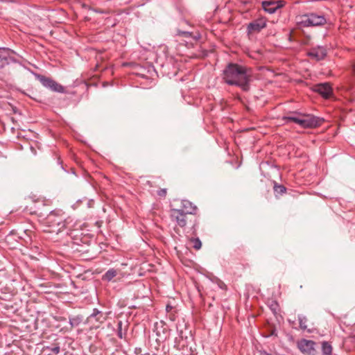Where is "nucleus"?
Segmentation results:
<instances>
[{"label":"nucleus","instance_id":"nucleus-1","mask_svg":"<svg viewBox=\"0 0 355 355\" xmlns=\"http://www.w3.org/2000/svg\"><path fill=\"white\" fill-rule=\"evenodd\" d=\"M223 75L227 84L239 86L244 91L249 89L251 76L247 68H225Z\"/></svg>","mask_w":355,"mask_h":355},{"label":"nucleus","instance_id":"nucleus-2","mask_svg":"<svg viewBox=\"0 0 355 355\" xmlns=\"http://www.w3.org/2000/svg\"><path fill=\"white\" fill-rule=\"evenodd\" d=\"M21 58L8 49H0V67L6 65H25Z\"/></svg>","mask_w":355,"mask_h":355},{"label":"nucleus","instance_id":"nucleus-3","mask_svg":"<svg viewBox=\"0 0 355 355\" xmlns=\"http://www.w3.org/2000/svg\"><path fill=\"white\" fill-rule=\"evenodd\" d=\"M171 217L172 220L181 227H185L188 221L190 223L193 222V228L194 230H196V219L195 218L193 220L191 215L181 212L176 209H172L171 210Z\"/></svg>","mask_w":355,"mask_h":355},{"label":"nucleus","instance_id":"nucleus-4","mask_svg":"<svg viewBox=\"0 0 355 355\" xmlns=\"http://www.w3.org/2000/svg\"><path fill=\"white\" fill-rule=\"evenodd\" d=\"M31 73L34 75V76L42 83V85L51 89L53 92H58V93H64L65 92L63 86L55 82L50 77H46L43 75H40L34 72Z\"/></svg>","mask_w":355,"mask_h":355},{"label":"nucleus","instance_id":"nucleus-5","mask_svg":"<svg viewBox=\"0 0 355 355\" xmlns=\"http://www.w3.org/2000/svg\"><path fill=\"white\" fill-rule=\"evenodd\" d=\"M31 73L34 75V76L42 83V85L51 89L53 92H58V93H64L65 92L63 86L55 82L50 77H46L43 75H40L34 72Z\"/></svg>","mask_w":355,"mask_h":355},{"label":"nucleus","instance_id":"nucleus-6","mask_svg":"<svg viewBox=\"0 0 355 355\" xmlns=\"http://www.w3.org/2000/svg\"><path fill=\"white\" fill-rule=\"evenodd\" d=\"M31 73L34 75V76L42 83V85L51 89L53 92H58V93H64L65 92L63 86L55 82L50 77H46L43 75H40L34 72Z\"/></svg>","mask_w":355,"mask_h":355},{"label":"nucleus","instance_id":"nucleus-7","mask_svg":"<svg viewBox=\"0 0 355 355\" xmlns=\"http://www.w3.org/2000/svg\"><path fill=\"white\" fill-rule=\"evenodd\" d=\"M31 73L34 75V76L42 83V85L51 89L53 92H58V93H64L65 92L63 86L55 82L50 77H46L43 75H40L34 72Z\"/></svg>","mask_w":355,"mask_h":355},{"label":"nucleus","instance_id":"nucleus-8","mask_svg":"<svg viewBox=\"0 0 355 355\" xmlns=\"http://www.w3.org/2000/svg\"><path fill=\"white\" fill-rule=\"evenodd\" d=\"M327 20L324 15L310 13L302 17L300 23L305 26H322L326 24Z\"/></svg>","mask_w":355,"mask_h":355},{"label":"nucleus","instance_id":"nucleus-9","mask_svg":"<svg viewBox=\"0 0 355 355\" xmlns=\"http://www.w3.org/2000/svg\"><path fill=\"white\" fill-rule=\"evenodd\" d=\"M324 119L311 114H302L300 126L304 128H312L320 126Z\"/></svg>","mask_w":355,"mask_h":355},{"label":"nucleus","instance_id":"nucleus-10","mask_svg":"<svg viewBox=\"0 0 355 355\" xmlns=\"http://www.w3.org/2000/svg\"><path fill=\"white\" fill-rule=\"evenodd\" d=\"M316 343L311 340L302 339L297 342V347L301 352L307 355H315Z\"/></svg>","mask_w":355,"mask_h":355},{"label":"nucleus","instance_id":"nucleus-11","mask_svg":"<svg viewBox=\"0 0 355 355\" xmlns=\"http://www.w3.org/2000/svg\"><path fill=\"white\" fill-rule=\"evenodd\" d=\"M315 91L324 98H329L333 93L332 87L328 83L316 85L315 86Z\"/></svg>","mask_w":355,"mask_h":355},{"label":"nucleus","instance_id":"nucleus-12","mask_svg":"<svg viewBox=\"0 0 355 355\" xmlns=\"http://www.w3.org/2000/svg\"><path fill=\"white\" fill-rule=\"evenodd\" d=\"M177 209L180 211L181 212L193 216L196 214L198 208L196 205H193V203L191 202L190 201L183 200L181 202L180 208Z\"/></svg>","mask_w":355,"mask_h":355},{"label":"nucleus","instance_id":"nucleus-13","mask_svg":"<svg viewBox=\"0 0 355 355\" xmlns=\"http://www.w3.org/2000/svg\"><path fill=\"white\" fill-rule=\"evenodd\" d=\"M106 318L104 314L97 309H94L92 313L87 318V322L94 324L95 322L102 324Z\"/></svg>","mask_w":355,"mask_h":355},{"label":"nucleus","instance_id":"nucleus-14","mask_svg":"<svg viewBox=\"0 0 355 355\" xmlns=\"http://www.w3.org/2000/svg\"><path fill=\"white\" fill-rule=\"evenodd\" d=\"M308 55L312 60H320L325 57L326 49L322 46L313 48L309 52Z\"/></svg>","mask_w":355,"mask_h":355},{"label":"nucleus","instance_id":"nucleus-15","mask_svg":"<svg viewBox=\"0 0 355 355\" xmlns=\"http://www.w3.org/2000/svg\"><path fill=\"white\" fill-rule=\"evenodd\" d=\"M283 6L281 1H263L262 6L264 10L270 14L274 13Z\"/></svg>","mask_w":355,"mask_h":355},{"label":"nucleus","instance_id":"nucleus-16","mask_svg":"<svg viewBox=\"0 0 355 355\" xmlns=\"http://www.w3.org/2000/svg\"><path fill=\"white\" fill-rule=\"evenodd\" d=\"M266 21L263 19H257L251 22L248 26V30L249 33L259 32L266 26Z\"/></svg>","mask_w":355,"mask_h":355},{"label":"nucleus","instance_id":"nucleus-17","mask_svg":"<svg viewBox=\"0 0 355 355\" xmlns=\"http://www.w3.org/2000/svg\"><path fill=\"white\" fill-rule=\"evenodd\" d=\"M301 116L300 113H291V115L284 116L283 117V120L285 121L286 123L294 122L300 125L301 121Z\"/></svg>","mask_w":355,"mask_h":355},{"label":"nucleus","instance_id":"nucleus-18","mask_svg":"<svg viewBox=\"0 0 355 355\" xmlns=\"http://www.w3.org/2000/svg\"><path fill=\"white\" fill-rule=\"evenodd\" d=\"M117 270L114 268L109 269L103 275V280L110 282L117 275Z\"/></svg>","mask_w":355,"mask_h":355},{"label":"nucleus","instance_id":"nucleus-19","mask_svg":"<svg viewBox=\"0 0 355 355\" xmlns=\"http://www.w3.org/2000/svg\"><path fill=\"white\" fill-rule=\"evenodd\" d=\"M322 352L323 355H331L332 347L329 343L327 341L322 343Z\"/></svg>","mask_w":355,"mask_h":355},{"label":"nucleus","instance_id":"nucleus-20","mask_svg":"<svg viewBox=\"0 0 355 355\" xmlns=\"http://www.w3.org/2000/svg\"><path fill=\"white\" fill-rule=\"evenodd\" d=\"M297 318H298L300 329H303V330L306 329H307V325H306L307 318H306V316H304L303 315H299Z\"/></svg>","mask_w":355,"mask_h":355},{"label":"nucleus","instance_id":"nucleus-21","mask_svg":"<svg viewBox=\"0 0 355 355\" xmlns=\"http://www.w3.org/2000/svg\"><path fill=\"white\" fill-rule=\"evenodd\" d=\"M81 321L82 317L79 315L69 318V324H71V327L78 326Z\"/></svg>","mask_w":355,"mask_h":355},{"label":"nucleus","instance_id":"nucleus-22","mask_svg":"<svg viewBox=\"0 0 355 355\" xmlns=\"http://www.w3.org/2000/svg\"><path fill=\"white\" fill-rule=\"evenodd\" d=\"M274 191L275 193L283 194L286 193V189L284 186L281 184H277V183L274 185Z\"/></svg>","mask_w":355,"mask_h":355},{"label":"nucleus","instance_id":"nucleus-23","mask_svg":"<svg viewBox=\"0 0 355 355\" xmlns=\"http://www.w3.org/2000/svg\"><path fill=\"white\" fill-rule=\"evenodd\" d=\"M191 242L193 243V248L196 250H200L202 246V243L198 238L192 239Z\"/></svg>","mask_w":355,"mask_h":355},{"label":"nucleus","instance_id":"nucleus-24","mask_svg":"<svg viewBox=\"0 0 355 355\" xmlns=\"http://www.w3.org/2000/svg\"><path fill=\"white\" fill-rule=\"evenodd\" d=\"M157 194L160 198H165L167 194V189H161L157 191Z\"/></svg>","mask_w":355,"mask_h":355},{"label":"nucleus","instance_id":"nucleus-25","mask_svg":"<svg viewBox=\"0 0 355 355\" xmlns=\"http://www.w3.org/2000/svg\"><path fill=\"white\" fill-rule=\"evenodd\" d=\"M48 349L55 354L60 353V347L58 345H53L52 347H48Z\"/></svg>","mask_w":355,"mask_h":355},{"label":"nucleus","instance_id":"nucleus-26","mask_svg":"<svg viewBox=\"0 0 355 355\" xmlns=\"http://www.w3.org/2000/svg\"><path fill=\"white\" fill-rule=\"evenodd\" d=\"M121 325H122L121 322H119V334H118V335H119V336L120 338H122V335H121Z\"/></svg>","mask_w":355,"mask_h":355},{"label":"nucleus","instance_id":"nucleus-27","mask_svg":"<svg viewBox=\"0 0 355 355\" xmlns=\"http://www.w3.org/2000/svg\"><path fill=\"white\" fill-rule=\"evenodd\" d=\"M58 223V226H60V227H59L58 230H60L62 228H63V227H64V223H63L62 221H61V220L58 221V223Z\"/></svg>","mask_w":355,"mask_h":355},{"label":"nucleus","instance_id":"nucleus-28","mask_svg":"<svg viewBox=\"0 0 355 355\" xmlns=\"http://www.w3.org/2000/svg\"><path fill=\"white\" fill-rule=\"evenodd\" d=\"M54 216V214L53 213H51L50 215L48 216V220L49 222H52L53 219L52 218Z\"/></svg>","mask_w":355,"mask_h":355},{"label":"nucleus","instance_id":"nucleus-29","mask_svg":"<svg viewBox=\"0 0 355 355\" xmlns=\"http://www.w3.org/2000/svg\"><path fill=\"white\" fill-rule=\"evenodd\" d=\"M172 306L171 305H167L166 307V310L167 312H169L172 309Z\"/></svg>","mask_w":355,"mask_h":355},{"label":"nucleus","instance_id":"nucleus-30","mask_svg":"<svg viewBox=\"0 0 355 355\" xmlns=\"http://www.w3.org/2000/svg\"><path fill=\"white\" fill-rule=\"evenodd\" d=\"M227 67H239V66L236 64L230 63V64H228V65Z\"/></svg>","mask_w":355,"mask_h":355},{"label":"nucleus","instance_id":"nucleus-31","mask_svg":"<svg viewBox=\"0 0 355 355\" xmlns=\"http://www.w3.org/2000/svg\"><path fill=\"white\" fill-rule=\"evenodd\" d=\"M123 67H127V64H123Z\"/></svg>","mask_w":355,"mask_h":355},{"label":"nucleus","instance_id":"nucleus-32","mask_svg":"<svg viewBox=\"0 0 355 355\" xmlns=\"http://www.w3.org/2000/svg\"><path fill=\"white\" fill-rule=\"evenodd\" d=\"M266 355H272V354H268V353H267V354H266Z\"/></svg>","mask_w":355,"mask_h":355}]
</instances>
